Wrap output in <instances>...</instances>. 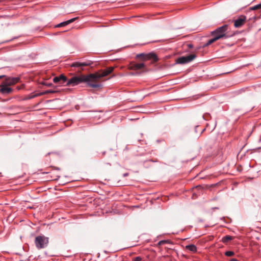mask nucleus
Here are the masks:
<instances>
[{
	"label": "nucleus",
	"instance_id": "f257e3e1",
	"mask_svg": "<svg viewBox=\"0 0 261 261\" xmlns=\"http://www.w3.org/2000/svg\"><path fill=\"white\" fill-rule=\"evenodd\" d=\"M114 69V67H109L104 70H101L93 73L74 76L68 80L65 85L67 86H75L82 83H86L90 87L94 88H100L101 85L98 83L99 80L111 73Z\"/></svg>",
	"mask_w": 261,
	"mask_h": 261
},
{
	"label": "nucleus",
	"instance_id": "f03ea898",
	"mask_svg": "<svg viewBox=\"0 0 261 261\" xmlns=\"http://www.w3.org/2000/svg\"><path fill=\"white\" fill-rule=\"evenodd\" d=\"M135 58L139 62H131L129 64V69L143 72L147 71L148 65L156 63L159 60L157 55L153 52L138 54Z\"/></svg>",
	"mask_w": 261,
	"mask_h": 261
},
{
	"label": "nucleus",
	"instance_id": "7ed1b4c3",
	"mask_svg": "<svg viewBox=\"0 0 261 261\" xmlns=\"http://www.w3.org/2000/svg\"><path fill=\"white\" fill-rule=\"evenodd\" d=\"M228 29V24H224L222 27L218 28L215 31L211 32L212 36L215 37L217 40L221 38H227L229 35L227 34V31Z\"/></svg>",
	"mask_w": 261,
	"mask_h": 261
},
{
	"label": "nucleus",
	"instance_id": "20e7f679",
	"mask_svg": "<svg viewBox=\"0 0 261 261\" xmlns=\"http://www.w3.org/2000/svg\"><path fill=\"white\" fill-rule=\"evenodd\" d=\"M36 248L41 249L47 247L49 243V238L43 235L37 236L34 241Z\"/></svg>",
	"mask_w": 261,
	"mask_h": 261
},
{
	"label": "nucleus",
	"instance_id": "39448f33",
	"mask_svg": "<svg viewBox=\"0 0 261 261\" xmlns=\"http://www.w3.org/2000/svg\"><path fill=\"white\" fill-rule=\"evenodd\" d=\"M234 26L236 28L242 27L246 21V17L244 15L240 16L236 20H234Z\"/></svg>",
	"mask_w": 261,
	"mask_h": 261
},
{
	"label": "nucleus",
	"instance_id": "423d86ee",
	"mask_svg": "<svg viewBox=\"0 0 261 261\" xmlns=\"http://www.w3.org/2000/svg\"><path fill=\"white\" fill-rule=\"evenodd\" d=\"M196 58V56L195 54H191L187 56L180 57V64L190 63Z\"/></svg>",
	"mask_w": 261,
	"mask_h": 261
},
{
	"label": "nucleus",
	"instance_id": "0eeeda50",
	"mask_svg": "<svg viewBox=\"0 0 261 261\" xmlns=\"http://www.w3.org/2000/svg\"><path fill=\"white\" fill-rule=\"evenodd\" d=\"M13 91V89L3 83L0 86V92L3 94H9Z\"/></svg>",
	"mask_w": 261,
	"mask_h": 261
},
{
	"label": "nucleus",
	"instance_id": "6e6552de",
	"mask_svg": "<svg viewBox=\"0 0 261 261\" xmlns=\"http://www.w3.org/2000/svg\"><path fill=\"white\" fill-rule=\"evenodd\" d=\"M92 64V62L90 61H88L86 62H75L72 63L70 66L72 67H82L84 66H90Z\"/></svg>",
	"mask_w": 261,
	"mask_h": 261
},
{
	"label": "nucleus",
	"instance_id": "1a4fd4ad",
	"mask_svg": "<svg viewBox=\"0 0 261 261\" xmlns=\"http://www.w3.org/2000/svg\"><path fill=\"white\" fill-rule=\"evenodd\" d=\"M19 80V77H8L6 79L5 81L3 83L8 86H11L18 83Z\"/></svg>",
	"mask_w": 261,
	"mask_h": 261
},
{
	"label": "nucleus",
	"instance_id": "9d476101",
	"mask_svg": "<svg viewBox=\"0 0 261 261\" xmlns=\"http://www.w3.org/2000/svg\"><path fill=\"white\" fill-rule=\"evenodd\" d=\"M182 52H187L190 48L193 47V45L190 43L185 42L181 46Z\"/></svg>",
	"mask_w": 261,
	"mask_h": 261
},
{
	"label": "nucleus",
	"instance_id": "9b49d317",
	"mask_svg": "<svg viewBox=\"0 0 261 261\" xmlns=\"http://www.w3.org/2000/svg\"><path fill=\"white\" fill-rule=\"evenodd\" d=\"M188 129L186 126L182 128V139L186 140L187 138H193L192 135H189L188 133Z\"/></svg>",
	"mask_w": 261,
	"mask_h": 261
},
{
	"label": "nucleus",
	"instance_id": "f8f14e48",
	"mask_svg": "<svg viewBox=\"0 0 261 261\" xmlns=\"http://www.w3.org/2000/svg\"><path fill=\"white\" fill-rule=\"evenodd\" d=\"M77 18H78V17L73 18L69 19L67 21H64V22H61V23L58 24L56 27H62L65 26L67 24H69V23H70L71 22H73L75 20H76Z\"/></svg>",
	"mask_w": 261,
	"mask_h": 261
},
{
	"label": "nucleus",
	"instance_id": "ddd939ff",
	"mask_svg": "<svg viewBox=\"0 0 261 261\" xmlns=\"http://www.w3.org/2000/svg\"><path fill=\"white\" fill-rule=\"evenodd\" d=\"M185 249L189 250L193 252H195L197 250L196 247L193 244L187 245L185 247Z\"/></svg>",
	"mask_w": 261,
	"mask_h": 261
},
{
	"label": "nucleus",
	"instance_id": "4468645a",
	"mask_svg": "<svg viewBox=\"0 0 261 261\" xmlns=\"http://www.w3.org/2000/svg\"><path fill=\"white\" fill-rule=\"evenodd\" d=\"M58 77L61 81V84H65L66 82L67 83L68 80H67L66 76H65L64 75L61 74L59 76H58Z\"/></svg>",
	"mask_w": 261,
	"mask_h": 261
},
{
	"label": "nucleus",
	"instance_id": "2eb2a0df",
	"mask_svg": "<svg viewBox=\"0 0 261 261\" xmlns=\"http://www.w3.org/2000/svg\"><path fill=\"white\" fill-rule=\"evenodd\" d=\"M217 40H218L215 37H214L213 38L209 40L206 44L203 45V47H205L208 46V45H211V44L213 43L214 42H216Z\"/></svg>",
	"mask_w": 261,
	"mask_h": 261
},
{
	"label": "nucleus",
	"instance_id": "dca6fc26",
	"mask_svg": "<svg viewBox=\"0 0 261 261\" xmlns=\"http://www.w3.org/2000/svg\"><path fill=\"white\" fill-rule=\"evenodd\" d=\"M232 237L229 236H226L224 237L222 239L223 242L224 243L227 242L231 240L232 239Z\"/></svg>",
	"mask_w": 261,
	"mask_h": 261
},
{
	"label": "nucleus",
	"instance_id": "f3484780",
	"mask_svg": "<svg viewBox=\"0 0 261 261\" xmlns=\"http://www.w3.org/2000/svg\"><path fill=\"white\" fill-rule=\"evenodd\" d=\"M250 9L252 10L261 9V3L251 7Z\"/></svg>",
	"mask_w": 261,
	"mask_h": 261
},
{
	"label": "nucleus",
	"instance_id": "a211bd4d",
	"mask_svg": "<svg viewBox=\"0 0 261 261\" xmlns=\"http://www.w3.org/2000/svg\"><path fill=\"white\" fill-rule=\"evenodd\" d=\"M234 252L231 251H228L225 252V255L227 256H232L234 255Z\"/></svg>",
	"mask_w": 261,
	"mask_h": 261
},
{
	"label": "nucleus",
	"instance_id": "6ab92c4d",
	"mask_svg": "<svg viewBox=\"0 0 261 261\" xmlns=\"http://www.w3.org/2000/svg\"><path fill=\"white\" fill-rule=\"evenodd\" d=\"M167 243H168V240H162L158 242V243L156 244V246H161Z\"/></svg>",
	"mask_w": 261,
	"mask_h": 261
},
{
	"label": "nucleus",
	"instance_id": "aec40b11",
	"mask_svg": "<svg viewBox=\"0 0 261 261\" xmlns=\"http://www.w3.org/2000/svg\"><path fill=\"white\" fill-rule=\"evenodd\" d=\"M53 81L55 83H57L61 82L58 76L55 77L53 79Z\"/></svg>",
	"mask_w": 261,
	"mask_h": 261
},
{
	"label": "nucleus",
	"instance_id": "412c9836",
	"mask_svg": "<svg viewBox=\"0 0 261 261\" xmlns=\"http://www.w3.org/2000/svg\"><path fill=\"white\" fill-rule=\"evenodd\" d=\"M142 258L140 256H137L133 259V261H141Z\"/></svg>",
	"mask_w": 261,
	"mask_h": 261
},
{
	"label": "nucleus",
	"instance_id": "4be33fe9",
	"mask_svg": "<svg viewBox=\"0 0 261 261\" xmlns=\"http://www.w3.org/2000/svg\"><path fill=\"white\" fill-rule=\"evenodd\" d=\"M43 84L44 85H45V86H47V87H50L53 85L52 83H47V82H44V83H43Z\"/></svg>",
	"mask_w": 261,
	"mask_h": 261
},
{
	"label": "nucleus",
	"instance_id": "5701e85b",
	"mask_svg": "<svg viewBox=\"0 0 261 261\" xmlns=\"http://www.w3.org/2000/svg\"><path fill=\"white\" fill-rule=\"evenodd\" d=\"M46 94H49L48 90H46V91H44V92L42 93L40 95Z\"/></svg>",
	"mask_w": 261,
	"mask_h": 261
},
{
	"label": "nucleus",
	"instance_id": "b1692460",
	"mask_svg": "<svg viewBox=\"0 0 261 261\" xmlns=\"http://www.w3.org/2000/svg\"><path fill=\"white\" fill-rule=\"evenodd\" d=\"M49 93H54L55 92V91L52 90H48Z\"/></svg>",
	"mask_w": 261,
	"mask_h": 261
},
{
	"label": "nucleus",
	"instance_id": "393cba45",
	"mask_svg": "<svg viewBox=\"0 0 261 261\" xmlns=\"http://www.w3.org/2000/svg\"><path fill=\"white\" fill-rule=\"evenodd\" d=\"M175 61L176 63H179V57L177 58Z\"/></svg>",
	"mask_w": 261,
	"mask_h": 261
},
{
	"label": "nucleus",
	"instance_id": "a878e982",
	"mask_svg": "<svg viewBox=\"0 0 261 261\" xmlns=\"http://www.w3.org/2000/svg\"><path fill=\"white\" fill-rule=\"evenodd\" d=\"M230 261H239L238 260H237V259L236 258H232L230 260Z\"/></svg>",
	"mask_w": 261,
	"mask_h": 261
},
{
	"label": "nucleus",
	"instance_id": "bb28decb",
	"mask_svg": "<svg viewBox=\"0 0 261 261\" xmlns=\"http://www.w3.org/2000/svg\"><path fill=\"white\" fill-rule=\"evenodd\" d=\"M185 8H186V7H181V6H180V10H183V9H185Z\"/></svg>",
	"mask_w": 261,
	"mask_h": 261
},
{
	"label": "nucleus",
	"instance_id": "cd10ccee",
	"mask_svg": "<svg viewBox=\"0 0 261 261\" xmlns=\"http://www.w3.org/2000/svg\"><path fill=\"white\" fill-rule=\"evenodd\" d=\"M128 175V173H124V174H123V176H127Z\"/></svg>",
	"mask_w": 261,
	"mask_h": 261
},
{
	"label": "nucleus",
	"instance_id": "c85d7f7f",
	"mask_svg": "<svg viewBox=\"0 0 261 261\" xmlns=\"http://www.w3.org/2000/svg\"><path fill=\"white\" fill-rule=\"evenodd\" d=\"M5 75H0V79L3 78V77H5Z\"/></svg>",
	"mask_w": 261,
	"mask_h": 261
},
{
	"label": "nucleus",
	"instance_id": "c756f323",
	"mask_svg": "<svg viewBox=\"0 0 261 261\" xmlns=\"http://www.w3.org/2000/svg\"><path fill=\"white\" fill-rule=\"evenodd\" d=\"M197 127H198V126H196V127H195V132H196V131H197V130H196V129H197Z\"/></svg>",
	"mask_w": 261,
	"mask_h": 261
},
{
	"label": "nucleus",
	"instance_id": "7c9ffc66",
	"mask_svg": "<svg viewBox=\"0 0 261 261\" xmlns=\"http://www.w3.org/2000/svg\"><path fill=\"white\" fill-rule=\"evenodd\" d=\"M205 128H204V129L202 130V132H201V134H202V133L205 130Z\"/></svg>",
	"mask_w": 261,
	"mask_h": 261
},
{
	"label": "nucleus",
	"instance_id": "2f4dec72",
	"mask_svg": "<svg viewBox=\"0 0 261 261\" xmlns=\"http://www.w3.org/2000/svg\"><path fill=\"white\" fill-rule=\"evenodd\" d=\"M186 37L185 36H184L183 37H180V39L183 38H184V37Z\"/></svg>",
	"mask_w": 261,
	"mask_h": 261
},
{
	"label": "nucleus",
	"instance_id": "473e14b6",
	"mask_svg": "<svg viewBox=\"0 0 261 261\" xmlns=\"http://www.w3.org/2000/svg\"><path fill=\"white\" fill-rule=\"evenodd\" d=\"M2 1V0H0V2H1Z\"/></svg>",
	"mask_w": 261,
	"mask_h": 261
}]
</instances>
